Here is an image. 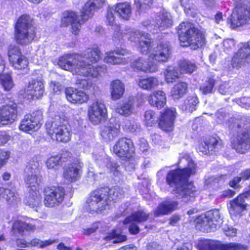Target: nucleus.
I'll return each instance as SVG.
<instances>
[{
  "instance_id": "obj_1",
  "label": "nucleus",
  "mask_w": 250,
  "mask_h": 250,
  "mask_svg": "<svg viewBox=\"0 0 250 250\" xmlns=\"http://www.w3.org/2000/svg\"><path fill=\"white\" fill-rule=\"evenodd\" d=\"M179 165L183 164L187 167L170 170L166 177V182L173 188L172 193L182 202L192 201L197 194L196 188L191 182H188L190 175L194 174L196 166L187 154H184L179 159Z\"/></svg>"
},
{
  "instance_id": "obj_17",
  "label": "nucleus",
  "mask_w": 250,
  "mask_h": 250,
  "mask_svg": "<svg viewBox=\"0 0 250 250\" xmlns=\"http://www.w3.org/2000/svg\"><path fill=\"white\" fill-rule=\"evenodd\" d=\"M250 62V42L242 44V46L234 54L231 61V66L233 69L238 70Z\"/></svg>"
},
{
  "instance_id": "obj_7",
  "label": "nucleus",
  "mask_w": 250,
  "mask_h": 250,
  "mask_svg": "<svg viewBox=\"0 0 250 250\" xmlns=\"http://www.w3.org/2000/svg\"><path fill=\"white\" fill-rule=\"evenodd\" d=\"M48 134L53 140L62 143L68 142L71 138L68 122L64 116L57 115L45 124Z\"/></svg>"
},
{
  "instance_id": "obj_27",
  "label": "nucleus",
  "mask_w": 250,
  "mask_h": 250,
  "mask_svg": "<svg viewBox=\"0 0 250 250\" xmlns=\"http://www.w3.org/2000/svg\"><path fill=\"white\" fill-rule=\"evenodd\" d=\"M25 93L30 95L32 98L37 99L42 97L44 92L43 83L41 80H32L29 82L24 89Z\"/></svg>"
},
{
  "instance_id": "obj_6",
  "label": "nucleus",
  "mask_w": 250,
  "mask_h": 250,
  "mask_svg": "<svg viewBox=\"0 0 250 250\" xmlns=\"http://www.w3.org/2000/svg\"><path fill=\"white\" fill-rule=\"evenodd\" d=\"M179 39L182 46H191L194 49L205 44V38L202 32L189 22H183L178 27Z\"/></svg>"
},
{
  "instance_id": "obj_25",
  "label": "nucleus",
  "mask_w": 250,
  "mask_h": 250,
  "mask_svg": "<svg viewBox=\"0 0 250 250\" xmlns=\"http://www.w3.org/2000/svg\"><path fill=\"white\" fill-rule=\"evenodd\" d=\"M201 250H216L219 248L220 250H237L240 246L235 243H229L219 245L218 241L211 240H205L200 244Z\"/></svg>"
},
{
  "instance_id": "obj_52",
  "label": "nucleus",
  "mask_w": 250,
  "mask_h": 250,
  "mask_svg": "<svg viewBox=\"0 0 250 250\" xmlns=\"http://www.w3.org/2000/svg\"><path fill=\"white\" fill-rule=\"evenodd\" d=\"M62 165L58 155L50 157L46 162V166L49 169H57Z\"/></svg>"
},
{
  "instance_id": "obj_9",
  "label": "nucleus",
  "mask_w": 250,
  "mask_h": 250,
  "mask_svg": "<svg viewBox=\"0 0 250 250\" xmlns=\"http://www.w3.org/2000/svg\"><path fill=\"white\" fill-rule=\"evenodd\" d=\"M107 191V189L101 188L91 193L86 202V208L88 211H102L108 207L109 204L106 196Z\"/></svg>"
},
{
  "instance_id": "obj_49",
  "label": "nucleus",
  "mask_w": 250,
  "mask_h": 250,
  "mask_svg": "<svg viewBox=\"0 0 250 250\" xmlns=\"http://www.w3.org/2000/svg\"><path fill=\"white\" fill-rule=\"evenodd\" d=\"M215 81L214 79L209 78L200 87V90L204 94L211 93L212 92Z\"/></svg>"
},
{
  "instance_id": "obj_31",
  "label": "nucleus",
  "mask_w": 250,
  "mask_h": 250,
  "mask_svg": "<svg viewBox=\"0 0 250 250\" xmlns=\"http://www.w3.org/2000/svg\"><path fill=\"white\" fill-rule=\"evenodd\" d=\"M178 203L175 201H166L160 204L156 208L154 214L159 216L170 213L178 208Z\"/></svg>"
},
{
  "instance_id": "obj_15",
  "label": "nucleus",
  "mask_w": 250,
  "mask_h": 250,
  "mask_svg": "<svg viewBox=\"0 0 250 250\" xmlns=\"http://www.w3.org/2000/svg\"><path fill=\"white\" fill-rule=\"evenodd\" d=\"M65 191L61 187L46 188L44 190V204L46 207H53L59 205L64 199Z\"/></svg>"
},
{
  "instance_id": "obj_57",
  "label": "nucleus",
  "mask_w": 250,
  "mask_h": 250,
  "mask_svg": "<svg viewBox=\"0 0 250 250\" xmlns=\"http://www.w3.org/2000/svg\"><path fill=\"white\" fill-rule=\"evenodd\" d=\"M58 156L60 158V162L62 164L63 163L68 161L70 162L72 160V154L71 152L66 150H62L60 154L58 155Z\"/></svg>"
},
{
  "instance_id": "obj_48",
  "label": "nucleus",
  "mask_w": 250,
  "mask_h": 250,
  "mask_svg": "<svg viewBox=\"0 0 250 250\" xmlns=\"http://www.w3.org/2000/svg\"><path fill=\"white\" fill-rule=\"evenodd\" d=\"M158 121V116L155 113L151 110H147L145 114V123L146 126H152Z\"/></svg>"
},
{
  "instance_id": "obj_53",
  "label": "nucleus",
  "mask_w": 250,
  "mask_h": 250,
  "mask_svg": "<svg viewBox=\"0 0 250 250\" xmlns=\"http://www.w3.org/2000/svg\"><path fill=\"white\" fill-rule=\"evenodd\" d=\"M55 242V240H48L46 241H41L38 239H34L29 242V247L34 246L40 248H44L50 245Z\"/></svg>"
},
{
  "instance_id": "obj_30",
  "label": "nucleus",
  "mask_w": 250,
  "mask_h": 250,
  "mask_svg": "<svg viewBox=\"0 0 250 250\" xmlns=\"http://www.w3.org/2000/svg\"><path fill=\"white\" fill-rule=\"evenodd\" d=\"M147 100L151 106L158 109L164 107L166 104V96L165 92L162 90L154 91L148 96Z\"/></svg>"
},
{
  "instance_id": "obj_18",
  "label": "nucleus",
  "mask_w": 250,
  "mask_h": 250,
  "mask_svg": "<svg viewBox=\"0 0 250 250\" xmlns=\"http://www.w3.org/2000/svg\"><path fill=\"white\" fill-rule=\"evenodd\" d=\"M129 54V51L125 49L117 48L105 53L104 61L106 63L113 65H125L128 63V61L124 56Z\"/></svg>"
},
{
  "instance_id": "obj_40",
  "label": "nucleus",
  "mask_w": 250,
  "mask_h": 250,
  "mask_svg": "<svg viewBox=\"0 0 250 250\" xmlns=\"http://www.w3.org/2000/svg\"><path fill=\"white\" fill-rule=\"evenodd\" d=\"M104 188L107 189L106 196L107 197V201L109 204L111 201L116 202V200L122 198L124 196V191L119 187H114L111 188L105 187Z\"/></svg>"
},
{
  "instance_id": "obj_60",
  "label": "nucleus",
  "mask_w": 250,
  "mask_h": 250,
  "mask_svg": "<svg viewBox=\"0 0 250 250\" xmlns=\"http://www.w3.org/2000/svg\"><path fill=\"white\" fill-rule=\"evenodd\" d=\"M219 92L223 94H231L232 93V91L230 89V85L229 83H225L220 85L219 89Z\"/></svg>"
},
{
  "instance_id": "obj_11",
  "label": "nucleus",
  "mask_w": 250,
  "mask_h": 250,
  "mask_svg": "<svg viewBox=\"0 0 250 250\" xmlns=\"http://www.w3.org/2000/svg\"><path fill=\"white\" fill-rule=\"evenodd\" d=\"M236 6L231 15V25L233 28L238 27L250 21V2L236 1Z\"/></svg>"
},
{
  "instance_id": "obj_42",
  "label": "nucleus",
  "mask_w": 250,
  "mask_h": 250,
  "mask_svg": "<svg viewBox=\"0 0 250 250\" xmlns=\"http://www.w3.org/2000/svg\"><path fill=\"white\" fill-rule=\"evenodd\" d=\"M165 80L167 83H172L179 78V73L176 67L169 66L164 71Z\"/></svg>"
},
{
  "instance_id": "obj_32",
  "label": "nucleus",
  "mask_w": 250,
  "mask_h": 250,
  "mask_svg": "<svg viewBox=\"0 0 250 250\" xmlns=\"http://www.w3.org/2000/svg\"><path fill=\"white\" fill-rule=\"evenodd\" d=\"M111 96L113 100L116 101L123 97L125 92V85L119 80L112 81L110 85Z\"/></svg>"
},
{
  "instance_id": "obj_47",
  "label": "nucleus",
  "mask_w": 250,
  "mask_h": 250,
  "mask_svg": "<svg viewBox=\"0 0 250 250\" xmlns=\"http://www.w3.org/2000/svg\"><path fill=\"white\" fill-rule=\"evenodd\" d=\"M179 67L182 73L187 74H191L196 69V66L194 63L186 60L180 62Z\"/></svg>"
},
{
  "instance_id": "obj_22",
  "label": "nucleus",
  "mask_w": 250,
  "mask_h": 250,
  "mask_svg": "<svg viewBox=\"0 0 250 250\" xmlns=\"http://www.w3.org/2000/svg\"><path fill=\"white\" fill-rule=\"evenodd\" d=\"M17 108L15 103L0 107V124L6 125L14 122L17 117Z\"/></svg>"
},
{
  "instance_id": "obj_29",
  "label": "nucleus",
  "mask_w": 250,
  "mask_h": 250,
  "mask_svg": "<svg viewBox=\"0 0 250 250\" xmlns=\"http://www.w3.org/2000/svg\"><path fill=\"white\" fill-rule=\"evenodd\" d=\"M36 229V226L35 223H26L18 220L14 222L11 232L15 235H17V234L22 235L25 232H33Z\"/></svg>"
},
{
  "instance_id": "obj_3",
  "label": "nucleus",
  "mask_w": 250,
  "mask_h": 250,
  "mask_svg": "<svg viewBox=\"0 0 250 250\" xmlns=\"http://www.w3.org/2000/svg\"><path fill=\"white\" fill-rule=\"evenodd\" d=\"M171 47L169 42H162L154 47L152 52L146 60L143 57L134 59L131 63V67L134 71L153 73L158 70V66L155 62H166L170 58Z\"/></svg>"
},
{
  "instance_id": "obj_45",
  "label": "nucleus",
  "mask_w": 250,
  "mask_h": 250,
  "mask_svg": "<svg viewBox=\"0 0 250 250\" xmlns=\"http://www.w3.org/2000/svg\"><path fill=\"white\" fill-rule=\"evenodd\" d=\"M10 62L15 69L18 70L26 69L28 64V61L24 55L15 58L10 61Z\"/></svg>"
},
{
  "instance_id": "obj_51",
  "label": "nucleus",
  "mask_w": 250,
  "mask_h": 250,
  "mask_svg": "<svg viewBox=\"0 0 250 250\" xmlns=\"http://www.w3.org/2000/svg\"><path fill=\"white\" fill-rule=\"evenodd\" d=\"M105 240L107 241L113 240V243H119L125 241L126 240V237L124 235H121L113 231L106 236L105 237Z\"/></svg>"
},
{
  "instance_id": "obj_58",
  "label": "nucleus",
  "mask_w": 250,
  "mask_h": 250,
  "mask_svg": "<svg viewBox=\"0 0 250 250\" xmlns=\"http://www.w3.org/2000/svg\"><path fill=\"white\" fill-rule=\"evenodd\" d=\"M124 224H129L128 226V230L129 232L132 234H138L140 231V229L137 225V223L134 221L130 222L125 223V220L124 221Z\"/></svg>"
},
{
  "instance_id": "obj_39",
  "label": "nucleus",
  "mask_w": 250,
  "mask_h": 250,
  "mask_svg": "<svg viewBox=\"0 0 250 250\" xmlns=\"http://www.w3.org/2000/svg\"><path fill=\"white\" fill-rule=\"evenodd\" d=\"M63 176L69 182H75L80 177V168L76 165H72L64 170Z\"/></svg>"
},
{
  "instance_id": "obj_64",
  "label": "nucleus",
  "mask_w": 250,
  "mask_h": 250,
  "mask_svg": "<svg viewBox=\"0 0 250 250\" xmlns=\"http://www.w3.org/2000/svg\"><path fill=\"white\" fill-rule=\"evenodd\" d=\"M192 245L190 243L187 242L178 245L176 250H192Z\"/></svg>"
},
{
  "instance_id": "obj_59",
  "label": "nucleus",
  "mask_w": 250,
  "mask_h": 250,
  "mask_svg": "<svg viewBox=\"0 0 250 250\" xmlns=\"http://www.w3.org/2000/svg\"><path fill=\"white\" fill-rule=\"evenodd\" d=\"M235 44V42L233 39H228L225 40L223 42L224 51L231 50L234 47Z\"/></svg>"
},
{
  "instance_id": "obj_21",
  "label": "nucleus",
  "mask_w": 250,
  "mask_h": 250,
  "mask_svg": "<svg viewBox=\"0 0 250 250\" xmlns=\"http://www.w3.org/2000/svg\"><path fill=\"white\" fill-rule=\"evenodd\" d=\"M39 164L34 163L32 165L30 163L26 167L25 172L28 175L25 178V182L29 188H34V190H38L37 188L41 183V176L35 173V170L38 168Z\"/></svg>"
},
{
  "instance_id": "obj_62",
  "label": "nucleus",
  "mask_w": 250,
  "mask_h": 250,
  "mask_svg": "<svg viewBox=\"0 0 250 250\" xmlns=\"http://www.w3.org/2000/svg\"><path fill=\"white\" fill-rule=\"evenodd\" d=\"M233 124L229 126V128L232 130L238 131V130L242 127H244V125L243 124L240 120L237 119L233 121Z\"/></svg>"
},
{
  "instance_id": "obj_33",
  "label": "nucleus",
  "mask_w": 250,
  "mask_h": 250,
  "mask_svg": "<svg viewBox=\"0 0 250 250\" xmlns=\"http://www.w3.org/2000/svg\"><path fill=\"white\" fill-rule=\"evenodd\" d=\"M42 197L38 190H34L31 188L29 191L28 195L26 197L24 202V203L30 206L31 208H36V210L38 206L41 204Z\"/></svg>"
},
{
  "instance_id": "obj_55",
  "label": "nucleus",
  "mask_w": 250,
  "mask_h": 250,
  "mask_svg": "<svg viewBox=\"0 0 250 250\" xmlns=\"http://www.w3.org/2000/svg\"><path fill=\"white\" fill-rule=\"evenodd\" d=\"M22 55L18 46L10 45L8 49V57L9 61L14 59L15 58Z\"/></svg>"
},
{
  "instance_id": "obj_26",
  "label": "nucleus",
  "mask_w": 250,
  "mask_h": 250,
  "mask_svg": "<svg viewBox=\"0 0 250 250\" xmlns=\"http://www.w3.org/2000/svg\"><path fill=\"white\" fill-rule=\"evenodd\" d=\"M176 110L174 108H167L162 113L159 120V125L161 128L165 131L172 129L174 121L175 119Z\"/></svg>"
},
{
  "instance_id": "obj_4",
  "label": "nucleus",
  "mask_w": 250,
  "mask_h": 250,
  "mask_svg": "<svg viewBox=\"0 0 250 250\" xmlns=\"http://www.w3.org/2000/svg\"><path fill=\"white\" fill-rule=\"evenodd\" d=\"M105 0H89L85 4L80 16L73 11L64 12L62 18V25H71L72 33L77 35L82 24L92 16L96 9L101 8Z\"/></svg>"
},
{
  "instance_id": "obj_41",
  "label": "nucleus",
  "mask_w": 250,
  "mask_h": 250,
  "mask_svg": "<svg viewBox=\"0 0 250 250\" xmlns=\"http://www.w3.org/2000/svg\"><path fill=\"white\" fill-rule=\"evenodd\" d=\"M199 103L198 99L196 97H188L180 105L183 111L188 113H192L196 109V106Z\"/></svg>"
},
{
  "instance_id": "obj_34",
  "label": "nucleus",
  "mask_w": 250,
  "mask_h": 250,
  "mask_svg": "<svg viewBox=\"0 0 250 250\" xmlns=\"http://www.w3.org/2000/svg\"><path fill=\"white\" fill-rule=\"evenodd\" d=\"M18 199V195L14 188H0V199L5 200L7 204H15Z\"/></svg>"
},
{
  "instance_id": "obj_14",
  "label": "nucleus",
  "mask_w": 250,
  "mask_h": 250,
  "mask_svg": "<svg viewBox=\"0 0 250 250\" xmlns=\"http://www.w3.org/2000/svg\"><path fill=\"white\" fill-rule=\"evenodd\" d=\"M42 119V113L40 110L27 114L21 121L19 128L24 132L36 131L41 127Z\"/></svg>"
},
{
  "instance_id": "obj_8",
  "label": "nucleus",
  "mask_w": 250,
  "mask_h": 250,
  "mask_svg": "<svg viewBox=\"0 0 250 250\" xmlns=\"http://www.w3.org/2000/svg\"><path fill=\"white\" fill-rule=\"evenodd\" d=\"M35 37V32L31 18L26 14L21 15L15 25L16 42L21 45H27L33 41Z\"/></svg>"
},
{
  "instance_id": "obj_24",
  "label": "nucleus",
  "mask_w": 250,
  "mask_h": 250,
  "mask_svg": "<svg viewBox=\"0 0 250 250\" xmlns=\"http://www.w3.org/2000/svg\"><path fill=\"white\" fill-rule=\"evenodd\" d=\"M65 93L67 101L74 104H81L89 99V96L85 92L72 87L66 88Z\"/></svg>"
},
{
  "instance_id": "obj_16",
  "label": "nucleus",
  "mask_w": 250,
  "mask_h": 250,
  "mask_svg": "<svg viewBox=\"0 0 250 250\" xmlns=\"http://www.w3.org/2000/svg\"><path fill=\"white\" fill-rule=\"evenodd\" d=\"M113 150L114 153L118 157L123 159L128 160L135 151L132 141L130 139L124 137L118 140L113 146Z\"/></svg>"
},
{
  "instance_id": "obj_38",
  "label": "nucleus",
  "mask_w": 250,
  "mask_h": 250,
  "mask_svg": "<svg viewBox=\"0 0 250 250\" xmlns=\"http://www.w3.org/2000/svg\"><path fill=\"white\" fill-rule=\"evenodd\" d=\"M134 104V99L129 97L127 101H125L122 104L116 108V112L119 114L127 116L131 114L133 111Z\"/></svg>"
},
{
  "instance_id": "obj_56",
  "label": "nucleus",
  "mask_w": 250,
  "mask_h": 250,
  "mask_svg": "<svg viewBox=\"0 0 250 250\" xmlns=\"http://www.w3.org/2000/svg\"><path fill=\"white\" fill-rule=\"evenodd\" d=\"M10 155V151L0 149V169L6 164Z\"/></svg>"
},
{
  "instance_id": "obj_44",
  "label": "nucleus",
  "mask_w": 250,
  "mask_h": 250,
  "mask_svg": "<svg viewBox=\"0 0 250 250\" xmlns=\"http://www.w3.org/2000/svg\"><path fill=\"white\" fill-rule=\"evenodd\" d=\"M75 84L78 88L83 89L90 93L94 91L95 85L92 81L89 79H78Z\"/></svg>"
},
{
  "instance_id": "obj_63",
  "label": "nucleus",
  "mask_w": 250,
  "mask_h": 250,
  "mask_svg": "<svg viewBox=\"0 0 250 250\" xmlns=\"http://www.w3.org/2000/svg\"><path fill=\"white\" fill-rule=\"evenodd\" d=\"M224 232L226 236L229 237L235 236L237 233V229L232 227H228L224 229Z\"/></svg>"
},
{
  "instance_id": "obj_10",
  "label": "nucleus",
  "mask_w": 250,
  "mask_h": 250,
  "mask_svg": "<svg viewBox=\"0 0 250 250\" xmlns=\"http://www.w3.org/2000/svg\"><path fill=\"white\" fill-rule=\"evenodd\" d=\"M221 221L219 211L214 209L199 216L195 220L196 226L201 231L208 232L216 229Z\"/></svg>"
},
{
  "instance_id": "obj_35",
  "label": "nucleus",
  "mask_w": 250,
  "mask_h": 250,
  "mask_svg": "<svg viewBox=\"0 0 250 250\" xmlns=\"http://www.w3.org/2000/svg\"><path fill=\"white\" fill-rule=\"evenodd\" d=\"M150 213L144 209H139L133 212L125 219V223L134 221L137 224L144 223L148 220Z\"/></svg>"
},
{
  "instance_id": "obj_19",
  "label": "nucleus",
  "mask_w": 250,
  "mask_h": 250,
  "mask_svg": "<svg viewBox=\"0 0 250 250\" xmlns=\"http://www.w3.org/2000/svg\"><path fill=\"white\" fill-rule=\"evenodd\" d=\"M93 158L100 167H106L115 176H119L121 174L120 166L116 162H111L109 157L104 152L99 156L94 154Z\"/></svg>"
},
{
  "instance_id": "obj_46",
  "label": "nucleus",
  "mask_w": 250,
  "mask_h": 250,
  "mask_svg": "<svg viewBox=\"0 0 250 250\" xmlns=\"http://www.w3.org/2000/svg\"><path fill=\"white\" fill-rule=\"evenodd\" d=\"M138 85L144 89H151L158 85V80L154 77L140 79L138 82Z\"/></svg>"
},
{
  "instance_id": "obj_28",
  "label": "nucleus",
  "mask_w": 250,
  "mask_h": 250,
  "mask_svg": "<svg viewBox=\"0 0 250 250\" xmlns=\"http://www.w3.org/2000/svg\"><path fill=\"white\" fill-rule=\"evenodd\" d=\"M221 145V141L219 138L210 137L200 145L198 150L205 155L212 154L219 150Z\"/></svg>"
},
{
  "instance_id": "obj_54",
  "label": "nucleus",
  "mask_w": 250,
  "mask_h": 250,
  "mask_svg": "<svg viewBox=\"0 0 250 250\" xmlns=\"http://www.w3.org/2000/svg\"><path fill=\"white\" fill-rule=\"evenodd\" d=\"M154 0H135V4L137 9L142 11L150 8Z\"/></svg>"
},
{
  "instance_id": "obj_2",
  "label": "nucleus",
  "mask_w": 250,
  "mask_h": 250,
  "mask_svg": "<svg viewBox=\"0 0 250 250\" xmlns=\"http://www.w3.org/2000/svg\"><path fill=\"white\" fill-rule=\"evenodd\" d=\"M100 53L99 48L95 47L87 48L81 54H66L59 59L58 64L73 74L96 78L105 70L104 65L95 67L92 65L99 61Z\"/></svg>"
},
{
  "instance_id": "obj_20",
  "label": "nucleus",
  "mask_w": 250,
  "mask_h": 250,
  "mask_svg": "<svg viewBox=\"0 0 250 250\" xmlns=\"http://www.w3.org/2000/svg\"><path fill=\"white\" fill-rule=\"evenodd\" d=\"M120 132V124L116 119H112L107 125L104 126L101 135L105 142L113 140Z\"/></svg>"
},
{
  "instance_id": "obj_23",
  "label": "nucleus",
  "mask_w": 250,
  "mask_h": 250,
  "mask_svg": "<svg viewBox=\"0 0 250 250\" xmlns=\"http://www.w3.org/2000/svg\"><path fill=\"white\" fill-rule=\"evenodd\" d=\"M232 147L236 151L244 153L250 149V133L242 132L238 133L232 142Z\"/></svg>"
},
{
  "instance_id": "obj_13",
  "label": "nucleus",
  "mask_w": 250,
  "mask_h": 250,
  "mask_svg": "<svg viewBox=\"0 0 250 250\" xmlns=\"http://www.w3.org/2000/svg\"><path fill=\"white\" fill-rule=\"evenodd\" d=\"M88 115L90 121L97 125L104 120L107 117V109L102 100L94 101L88 109Z\"/></svg>"
},
{
  "instance_id": "obj_43",
  "label": "nucleus",
  "mask_w": 250,
  "mask_h": 250,
  "mask_svg": "<svg viewBox=\"0 0 250 250\" xmlns=\"http://www.w3.org/2000/svg\"><path fill=\"white\" fill-rule=\"evenodd\" d=\"M187 84L180 82L175 84L172 88L171 94L174 99H179L183 97L187 91Z\"/></svg>"
},
{
  "instance_id": "obj_12",
  "label": "nucleus",
  "mask_w": 250,
  "mask_h": 250,
  "mask_svg": "<svg viewBox=\"0 0 250 250\" xmlns=\"http://www.w3.org/2000/svg\"><path fill=\"white\" fill-rule=\"evenodd\" d=\"M250 194L246 192L238 195L230 201L229 208V212L231 218L235 220L243 215L248 206Z\"/></svg>"
},
{
  "instance_id": "obj_37",
  "label": "nucleus",
  "mask_w": 250,
  "mask_h": 250,
  "mask_svg": "<svg viewBox=\"0 0 250 250\" xmlns=\"http://www.w3.org/2000/svg\"><path fill=\"white\" fill-rule=\"evenodd\" d=\"M171 24V15L168 13L164 12L157 18L156 24L154 28L156 29L158 28L160 31H162L170 26Z\"/></svg>"
},
{
  "instance_id": "obj_5",
  "label": "nucleus",
  "mask_w": 250,
  "mask_h": 250,
  "mask_svg": "<svg viewBox=\"0 0 250 250\" xmlns=\"http://www.w3.org/2000/svg\"><path fill=\"white\" fill-rule=\"evenodd\" d=\"M113 40L115 42L130 41L131 42L138 41L141 51L144 54L150 53L153 45V42L150 38V36L145 32H141L133 28L126 27L121 30L119 26H117L113 35Z\"/></svg>"
},
{
  "instance_id": "obj_61",
  "label": "nucleus",
  "mask_w": 250,
  "mask_h": 250,
  "mask_svg": "<svg viewBox=\"0 0 250 250\" xmlns=\"http://www.w3.org/2000/svg\"><path fill=\"white\" fill-rule=\"evenodd\" d=\"M113 12H115L114 7H109L107 10L106 19L108 23L110 25H113L114 22V16L113 13Z\"/></svg>"
},
{
  "instance_id": "obj_36",
  "label": "nucleus",
  "mask_w": 250,
  "mask_h": 250,
  "mask_svg": "<svg viewBox=\"0 0 250 250\" xmlns=\"http://www.w3.org/2000/svg\"><path fill=\"white\" fill-rule=\"evenodd\" d=\"M115 13L120 18L128 20L131 15V5L129 3H119L115 7Z\"/></svg>"
},
{
  "instance_id": "obj_50",
  "label": "nucleus",
  "mask_w": 250,
  "mask_h": 250,
  "mask_svg": "<svg viewBox=\"0 0 250 250\" xmlns=\"http://www.w3.org/2000/svg\"><path fill=\"white\" fill-rule=\"evenodd\" d=\"M0 83L5 91L10 90L14 86L12 79L9 75H2L0 78Z\"/></svg>"
}]
</instances>
